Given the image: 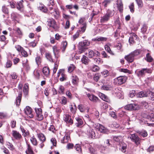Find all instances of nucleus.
<instances>
[{"label": "nucleus", "mask_w": 154, "mask_h": 154, "mask_svg": "<svg viewBox=\"0 0 154 154\" xmlns=\"http://www.w3.org/2000/svg\"><path fill=\"white\" fill-rule=\"evenodd\" d=\"M84 128L87 131L86 133L89 136V137L93 139L98 137L97 133L95 132L94 129L91 128L88 125L85 126Z\"/></svg>", "instance_id": "f257e3e1"}, {"label": "nucleus", "mask_w": 154, "mask_h": 154, "mask_svg": "<svg viewBox=\"0 0 154 154\" xmlns=\"http://www.w3.org/2000/svg\"><path fill=\"white\" fill-rule=\"evenodd\" d=\"M90 44L89 42L86 40H84L82 42H80L79 44V53L80 54L84 52L85 47L89 46Z\"/></svg>", "instance_id": "f03ea898"}, {"label": "nucleus", "mask_w": 154, "mask_h": 154, "mask_svg": "<svg viewBox=\"0 0 154 154\" xmlns=\"http://www.w3.org/2000/svg\"><path fill=\"white\" fill-rule=\"evenodd\" d=\"M152 70L151 69L143 68L139 70L137 72V75L139 77H143L145 75V74L151 73L152 72Z\"/></svg>", "instance_id": "7ed1b4c3"}, {"label": "nucleus", "mask_w": 154, "mask_h": 154, "mask_svg": "<svg viewBox=\"0 0 154 154\" xmlns=\"http://www.w3.org/2000/svg\"><path fill=\"white\" fill-rule=\"evenodd\" d=\"M112 11L108 10L106 13L103 16L101 17L100 22L101 23H103L108 21L109 20L110 17L112 16Z\"/></svg>", "instance_id": "20e7f679"}, {"label": "nucleus", "mask_w": 154, "mask_h": 154, "mask_svg": "<svg viewBox=\"0 0 154 154\" xmlns=\"http://www.w3.org/2000/svg\"><path fill=\"white\" fill-rule=\"evenodd\" d=\"M127 80V77L125 76H120L115 78L114 80L115 84L121 85L125 83Z\"/></svg>", "instance_id": "39448f33"}, {"label": "nucleus", "mask_w": 154, "mask_h": 154, "mask_svg": "<svg viewBox=\"0 0 154 154\" xmlns=\"http://www.w3.org/2000/svg\"><path fill=\"white\" fill-rule=\"evenodd\" d=\"M128 138L131 139L132 141L134 142L137 146H138L140 143V139L135 134H131L128 137Z\"/></svg>", "instance_id": "423d86ee"}, {"label": "nucleus", "mask_w": 154, "mask_h": 154, "mask_svg": "<svg viewBox=\"0 0 154 154\" xmlns=\"http://www.w3.org/2000/svg\"><path fill=\"white\" fill-rule=\"evenodd\" d=\"M70 133L69 131L65 132L64 136L61 140V142L62 143H67L70 140Z\"/></svg>", "instance_id": "0eeeda50"}, {"label": "nucleus", "mask_w": 154, "mask_h": 154, "mask_svg": "<svg viewBox=\"0 0 154 154\" xmlns=\"http://www.w3.org/2000/svg\"><path fill=\"white\" fill-rule=\"evenodd\" d=\"M57 76H60L59 80L61 82H63L66 80L67 77L66 75L64 73L62 70H60L57 74Z\"/></svg>", "instance_id": "6e6552de"}, {"label": "nucleus", "mask_w": 154, "mask_h": 154, "mask_svg": "<svg viewBox=\"0 0 154 154\" xmlns=\"http://www.w3.org/2000/svg\"><path fill=\"white\" fill-rule=\"evenodd\" d=\"M99 1L101 10L103 8H105L111 2L110 0H99Z\"/></svg>", "instance_id": "1a4fd4ad"}, {"label": "nucleus", "mask_w": 154, "mask_h": 154, "mask_svg": "<svg viewBox=\"0 0 154 154\" xmlns=\"http://www.w3.org/2000/svg\"><path fill=\"white\" fill-rule=\"evenodd\" d=\"M48 26L52 27L55 30H57L58 29V26L54 20L53 19H50L48 20Z\"/></svg>", "instance_id": "9d476101"}, {"label": "nucleus", "mask_w": 154, "mask_h": 154, "mask_svg": "<svg viewBox=\"0 0 154 154\" xmlns=\"http://www.w3.org/2000/svg\"><path fill=\"white\" fill-rule=\"evenodd\" d=\"M140 108V106L138 104H130L127 105L125 107V109L128 110H138Z\"/></svg>", "instance_id": "9b49d317"}, {"label": "nucleus", "mask_w": 154, "mask_h": 154, "mask_svg": "<svg viewBox=\"0 0 154 154\" xmlns=\"http://www.w3.org/2000/svg\"><path fill=\"white\" fill-rule=\"evenodd\" d=\"M35 111L36 114V119L38 121H41L43 119V116L42 114V110L41 108H35Z\"/></svg>", "instance_id": "f8f14e48"}, {"label": "nucleus", "mask_w": 154, "mask_h": 154, "mask_svg": "<svg viewBox=\"0 0 154 154\" xmlns=\"http://www.w3.org/2000/svg\"><path fill=\"white\" fill-rule=\"evenodd\" d=\"M88 56L89 58H91L94 56H99L100 55V53L97 51L89 49L88 50Z\"/></svg>", "instance_id": "ddd939ff"}, {"label": "nucleus", "mask_w": 154, "mask_h": 154, "mask_svg": "<svg viewBox=\"0 0 154 154\" xmlns=\"http://www.w3.org/2000/svg\"><path fill=\"white\" fill-rule=\"evenodd\" d=\"M25 113L30 118H32L33 117L32 109L29 106H26L24 109Z\"/></svg>", "instance_id": "4468645a"}, {"label": "nucleus", "mask_w": 154, "mask_h": 154, "mask_svg": "<svg viewBox=\"0 0 154 154\" xmlns=\"http://www.w3.org/2000/svg\"><path fill=\"white\" fill-rule=\"evenodd\" d=\"M63 120L69 125H72L73 123L72 120L71 118V116L69 114H66L64 115Z\"/></svg>", "instance_id": "2eb2a0df"}, {"label": "nucleus", "mask_w": 154, "mask_h": 154, "mask_svg": "<svg viewBox=\"0 0 154 154\" xmlns=\"http://www.w3.org/2000/svg\"><path fill=\"white\" fill-rule=\"evenodd\" d=\"M86 94L91 101L93 102H96L99 100L98 98L94 94L87 93V92H86Z\"/></svg>", "instance_id": "dca6fc26"}, {"label": "nucleus", "mask_w": 154, "mask_h": 154, "mask_svg": "<svg viewBox=\"0 0 154 154\" xmlns=\"http://www.w3.org/2000/svg\"><path fill=\"white\" fill-rule=\"evenodd\" d=\"M75 119L76 120V122L75 123V125L78 128L82 127L83 124L84 122L82 119L80 118L77 117L75 118Z\"/></svg>", "instance_id": "f3484780"}, {"label": "nucleus", "mask_w": 154, "mask_h": 154, "mask_svg": "<svg viewBox=\"0 0 154 154\" xmlns=\"http://www.w3.org/2000/svg\"><path fill=\"white\" fill-rule=\"evenodd\" d=\"M116 4L117 5V8L119 11L122 12L123 10V6L122 0H117L116 2Z\"/></svg>", "instance_id": "a211bd4d"}, {"label": "nucleus", "mask_w": 154, "mask_h": 154, "mask_svg": "<svg viewBox=\"0 0 154 154\" xmlns=\"http://www.w3.org/2000/svg\"><path fill=\"white\" fill-rule=\"evenodd\" d=\"M12 134L13 137L16 139L20 140L22 138V136L21 134L17 131H12Z\"/></svg>", "instance_id": "6ab92c4d"}, {"label": "nucleus", "mask_w": 154, "mask_h": 154, "mask_svg": "<svg viewBox=\"0 0 154 154\" xmlns=\"http://www.w3.org/2000/svg\"><path fill=\"white\" fill-rule=\"evenodd\" d=\"M72 82L73 85H76L79 82V79L77 76L72 75L71 76Z\"/></svg>", "instance_id": "aec40b11"}, {"label": "nucleus", "mask_w": 154, "mask_h": 154, "mask_svg": "<svg viewBox=\"0 0 154 154\" xmlns=\"http://www.w3.org/2000/svg\"><path fill=\"white\" fill-rule=\"evenodd\" d=\"M27 148L25 152L26 154H34L32 147L30 144L27 143Z\"/></svg>", "instance_id": "412c9836"}, {"label": "nucleus", "mask_w": 154, "mask_h": 154, "mask_svg": "<svg viewBox=\"0 0 154 154\" xmlns=\"http://www.w3.org/2000/svg\"><path fill=\"white\" fill-rule=\"evenodd\" d=\"M125 59L128 62H132L134 60V57L133 56L132 54L131 53L129 55L126 56L125 57Z\"/></svg>", "instance_id": "4be33fe9"}, {"label": "nucleus", "mask_w": 154, "mask_h": 154, "mask_svg": "<svg viewBox=\"0 0 154 154\" xmlns=\"http://www.w3.org/2000/svg\"><path fill=\"white\" fill-rule=\"evenodd\" d=\"M42 72L44 75L46 77H48L50 75V71L48 67L45 66L43 68Z\"/></svg>", "instance_id": "5701e85b"}, {"label": "nucleus", "mask_w": 154, "mask_h": 154, "mask_svg": "<svg viewBox=\"0 0 154 154\" xmlns=\"http://www.w3.org/2000/svg\"><path fill=\"white\" fill-rule=\"evenodd\" d=\"M99 97L104 101L107 102H109L110 100L108 97L104 94L101 93H99L98 94Z\"/></svg>", "instance_id": "b1692460"}, {"label": "nucleus", "mask_w": 154, "mask_h": 154, "mask_svg": "<svg viewBox=\"0 0 154 154\" xmlns=\"http://www.w3.org/2000/svg\"><path fill=\"white\" fill-rule=\"evenodd\" d=\"M137 35L134 33H132V36L130 37L129 42L130 44H133L135 42V40L137 39Z\"/></svg>", "instance_id": "393cba45"}, {"label": "nucleus", "mask_w": 154, "mask_h": 154, "mask_svg": "<svg viewBox=\"0 0 154 154\" xmlns=\"http://www.w3.org/2000/svg\"><path fill=\"white\" fill-rule=\"evenodd\" d=\"M98 128V130L101 132L107 133L109 132L108 130L101 125H99Z\"/></svg>", "instance_id": "a878e982"}, {"label": "nucleus", "mask_w": 154, "mask_h": 154, "mask_svg": "<svg viewBox=\"0 0 154 154\" xmlns=\"http://www.w3.org/2000/svg\"><path fill=\"white\" fill-rule=\"evenodd\" d=\"M148 91H141L137 94L136 96L137 97L141 98L144 97H147L148 96Z\"/></svg>", "instance_id": "bb28decb"}, {"label": "nucleus", "mask_w": 154, "mask_h": 154, "mask_svg": "<svg viewBox=\"0 0 154 154\" xmlns=\"http://www.w3.org/2000/svg\"><path fill=\"white\" fill-rule=\"evenodd\" d=\"M22 97V93L21 91L17 97L16 101L15 102V103L17 106H19L20 105Z\"/></svg>", "instance_id": "cd10ccee"}, {"label": "nucleus", "mask_w": 154, "mask_h": 154, "mask_svg": "<svg viewBox=\"0 0 154 154\" xmlns=\"http://www.w3.org/2000/svg\"><path fill=\"white\" fill-rule=\"evenodd\" d=\"M37 135L39 140L42 142H43L45 141L46 138L43 134L42 133H38Z\"/></svg>", "instance_id": "c85d7f7f"}, {"label": "nucleus", "mask_w": 154, "mask_h": 154, "mask_svg": "<svg viewBox=\"0 0 154 154\" xmlns=\"http://www.w3.org/2000/svg\"><path fill=\"white\" fill-rule=\"evenodd\" d=\"M52 49L54 54L55 56V58H56V59H58L59 56L58 54H56V53L58 51L57 46L56 45L53 46Z\"/></svg>", "instance_id": "c756f323"}, {"label": "nucleus", "mask_w": 154, "mask_h": 154, "mask_svg": "<svg viewBox=\"0 0 154 154\" xmlns=\"http://www.w3.org/2000/svg\"><path fill=\"white\" fill-rule=\"evenodd\" d=\"M45 57L50 62L53 63L56 61V59H53L51 54L50 53H46Z\"/></svg>", "instance_id": "7c9ffc66"}, {"label": "nucleus", "mask_w": 154, "mask_h": 154, "mask_svg": "<svg viewBox=\"0 0 154 154\" xmlns=\"http://www.w3.org/2000/svg\"><path fill=\"white\" fill-rule=\"evenodd\" d=\"M40 71L37 69H35L33 72V74L35 77L37 79H39L40 78Z\"/></svg>", "instance_id": "2f4dec72"}, {"label": "nucleus", "mask_w": 154, "mask_h": 154, "mask_svg": "<svg viewBox=\"0 0 154 154\" xmlns=\"http://www.w3.org/2000/svg\"><path fill=\"white\" fill-rule=\"evenodd\" d=\"M99 149L100 152L104 154L108 152L109 150L107 147L102 146L100 147Z\"/></svg>", "instance_id": "473e14b6"}, {"label": "nucleus", "mask_w": 154, "mask_h": 154, "mask_svg": "<svg viewBox=\"0 0 154 154\" xmlns=\"http://www.w3.org/2000/svg\"><path fill=\"white\" fill-rule=\"evenodd\" d=\"M29 86L27 83L25 84L23 88V92L25 95H27L28 93Z\"/></svg>", "instance_id": "72a5a7b5"}, {"label": "nucleus", "mask_w": 154, "mask_h": 154, "mask_svg": "<svg viewBox=\"0 0 154 154\" xmlns=\"http://www.w3.org/2000/svg\"><path fill=\"white\" fill-rule=\"evenodd\" d=\"M20 128L23 133V135L24 137H26L29 135V133L28 130L24 129L23 127L22 126L20 127Z\"/></svg>", "instance_id": "f704fd0d"}, {"label": "nucleus", "mask_w": 154, "mask_h": 154, "mask_svg": "<svg viewBox=\"0 0 154 154\" xmlns=\"http://www.w3.org/2000/svg\"><path fill=\"white\" fill-rule=\"evenodd\" d=\"M127 144L124 143H122L120 144V149L123 152H125L126 151L127 149Z\"/></svg>", "instance_id": "c9c22d12"}, {"label": "nucleus", "mask_w": 154, "mask_h": 154, "mask_svg": "<svg viewBox=\"0 0 154 154\" xmlns=\"http://www.w3.org/2000/svg\"><path fill=\"white\" fill-rule=\"evenodd\" d=\"M17 8L19 11H22L23 10V5L21 2H18L16 5Z\"/></svg>", "instance_id": "e433bc0d"}, {"label": "nucleus", "mask_w": 154, "mask_h": 154, "mask_svg": "<svg viewBox=\"0 0 154 154\" xmlns=\"http://www.w3.org/2000/svg\"><path fill=\"white\" fill-rule=\"evenodd\" d=\"M99 10H97V11H95V10L94 9L92 13L91 14V17L89 20V21H91L92 20L93 17L95 15H97L99 13Z\"/></svg>", "instance_id": "4c0bfd02"}, {"label": "nucleus", "mask_w": 154, "mask_h": 154, "mask_svg": "<svg viewBox=\"0 0 154 154\" xmlns=\"http://www.w3.org/2000/svg\"><path fill=\"white\" fill-rule=\"evenodd\" d=\"M80 5L83 8H85L88 5V2L86 0H82L81 1Z\"/></svg>", "instance_id": "58836bf2"}, {"label": "nucleus", "mask_w": 154, "mask_h": 154, "mask_svg": "<svg viewBox=\"0 0 154 154\" xmlns=\"http://www.w3.org/2000/svg\"><path fill=\"white\" fill-rule=\"evenodd\" d=\"M81 61L85 65L88 64L89 62L88 58L85 55L83 56Z\"/></svg>", "instance_id": "ea45409f"}, {"label": "nucleus", "mask_w": 154, "mask_h": 154, "mask_svg": "<svg viewBox=\"0 0 154 154\" xmlns=\"http://www.w3.org/2000/svg\"><path fill=\"white\" fill-rule=\"evenodd\" d=\"M30 140L31 143L33 145L36 146L37 145L38 142L37 140L34 136H33L31 137Z\"/></svg>", "instance_id": "a19ab883"}, {"label": "nucleus", "mask_w": 154, "mask_h": 154, "mask_svg": "<svg viewBox=\"0 0 154 154\" xmlns=\"http://www.w3.org/2000/svg\"><path fill=\"white\" fill-rule=\"evenodd\" d=\"M61 50L62 52H64L65 51L66 48L67 46V43L66 41H63L62 42Z\"/></svg>", "instance_id": "79ce46f5"}, {"label": "nucleus", "mask_w": 154, "mask_h": 154, "mask_svg": "<svg viewBox=\"0 0 154 154\" xmlns=\"http://www.w3.org/2000/svg\"><path fill=\"white\" fill-rule=\"evenodd\" d=\"M11 116H9L5 113L0 112V119L6 118L7 119L10 117Z\"/></svg>", "instance_id": "37998d69"}, {"label": "nucleus", "mask_w": 154, "mask_h": 154, "mask_svg": "<svg viewBox=\"0 0 154 154\" xmlns=\"http://www.w3.org/2000/svg\"><path fill=\"white\" fill-rule=\"evenodd\" d=\"M146 59L147 62H151L153 60V59L149 53H148L146 55Z\"/></svg>", "instance_id": "c03bdc74"}, {"label": "nucleus", "mask_w": 154, "mask_h": 154, "mask_svg": "<svg viewBox=\"0 0 154 154\" xmlns=\"http://www.w3.org/2000/svg\"><path fill=\"white\" fill-rule=\"evenodd\" d=\"M58 61L59 60L58 59H56V61L54 62V66L53 69V72L54 74L56 72V71L57 69V68L58 66V63H57V62H58Z\"/></svg>", "instance_id": "a18cd8bd"}, {"label": "nucleus", "mask_w": 154, "mask_h": 154, "mask_svg": "<svg viewBox=\"0 0 154 154\" xmlns=\"http://www.w3.org/2000/svg\"><path fill=\"white\" fill-rule=\"evenodd\" d=\"M89 150L90 153L92 154H98L96 151V148L95 147H91L89 148Z\"/></svg>", "instance_id": "49530a36"}, {"label": "nucleus", "mask_w": 154, "mask_h": 154, "mask_svg": "<svg viewBox=\"0 0 154 154\" xmlns=\"http://www.w3.org/2000/svg\"><path fill=\"white\" fill-rule=\"evenodd\" d=\"M105 50L109 53L110 54L113 55L114 53L111 50L109 46V44H107L105 45Z\"/></svg>", "instance_id": "de8ad7c7"}, {"label": "nucleus", "mask_w": 154, "mask_h": 154, "mask_svg": "<svg viewBox=\"0 0 154 154\" xmlns=\"http://www.w3.org/2000/svg\"><path fill=\"white\" fill-rule=\"evenodd\" d=\"M107 40V38L102 37H97L94 39V41H106Z\"/></svg>", "instance_id": "09e8293b"}, {"label": "nucleus", "mask_w": 154, "mask_h": 154, "mask_svg": "<svg viewBox=\"0 0 154 154\" xmlns=\"http://www.w3.org/2000/svg\"><path fill=\"white\" fill-rule=\"evenodd\" d=\"M2 11L3 13L5 14H8L9 13L8 8L5 5L2 6Z\"/></svg>", "instance_id": "8fccbe9b"}, {"label": "nucleus", "mask_w": 154, "mask_h": 154, "mask_svg": "<svg viewBox=\"0 0 154 154\" xmlns=\"http://www.w3.org/2000/svg\"><path fill=\"white\" fill-rule=\"evenodd\" d=\"M39 9L44 13H46L48 11V9L47 8L43 5H41V6H39Z\"/></svg>", "instance_id": "3c124183"}, {"label": "nucleus", "mask_w": 154, "mask_h": 154, "mask_svg": "<svg viewBox=\"0 0 154 154\" xmlns=\"http://www.w3.org/2000/svg\"><path fill=\"white\" fill-rule=\"evenodd\" d=\"M23 68L26 71H28L30 69V66H29L28 63L27 62H26L25 63H23Z\"/></svg>", "instance_id": "603ef678"}, {"label": "nucleus", "mask_w": 154, "mask_h": 154, "mask_svg": "<svg viewBox=\"0 0 154 154\" xmlns=\"http://www.w3.org/2000/svg\"><path fill=\"white\" fill-rule=\"evenodd\" d=\"M147 118L151 121H154V112L151 113L147 116Z\"/></svg>", "instance_id": "864d4df0"}, {"label": "nucleus", "mask_w": 154, "mask_h": 154, "mask_svg": "<svg viewBox=\"0 0 154 154\" xmlns=\"http://www.w3.org/2000/svg\"><path fill=\"white\" fill-rule=\"evenodd\" d=\"M101 74L104 76H108L109 74V72L106 69H105L101 72Z\"/></svg>", "instance_id": "5fc2aeb1"}, {"label": "nucleus", "mask_w": 154, "mask_h": 154, "mask_svg": "<svg viewBox=\"0 0 154 154\" xmlns=\"http://www.w3.org/2000/svg\"><path fill=\"white\" fill-rule=\"evenodd\" d=\"M94 62L96 64H102L103 62L102 59L100 58H96L94 59Z\"/></svg>", "instance_id": "6e6d98bb"}, {"label": "nucleus", "mask_w": 154, "mask_h": 154, "mask_svg": "<svg viewBox=\"0 0 154 154\" xmlns=\"http://www.w3.org/2000/svg\"><path fill=\"white\" fill-rule=\"evenodd\" d=\"M76 107L75 104H74L73 105H71L70 110L72 113L73 114L75 113L76 112Z\"/></svg>", "instance_id": "4d7b16f0"}, {"label": "nucleus", "mask_w": 154, "mask_h": 154, "mask_svg": "<svg viewBox=\"0 0 154 154\" xmlns=\"http://www.w3.org/2000/svg\"><path fill=\"white\" fill-rule=\"evenodd\" d=\"M74 148L79 153H81L82 152V149L81 148V146L79 144H76Z\"/></svg>", "instance_id": "13d9d810"}, {"label": "nucleus", "mask_w": 154, "mask_h": 154, "mask_svg": "<svg viewBox=\"0 0 154 154\" xmlns=\"http://www.w3.org/2000/svg\"><path fill=\"white\" fill-rule=\"evenodd\" d=\"M35 62L38 66L41 63L42 59L40 56L37 55V57L35 58Z\"/></svg>", "instance_id": "bf43d9fd"}, {"label": "nucleus", "mask_w": 154, "mask_h": 154, "mask_svg": "<svg viewBox=\"0 0 154 154\" xmlns=\"http://www.w3.org/2000/svg\"><path fill=\"white\" fill-rule=\"evenodd\" d=\"M140 51L139 50H137L131 52V53L132 54L133 56L134 57L140 54Z\"/></svg>", "instance_id": "052dcab7"}, {"label": "nucleus", "mask_w": 154, "mask_h": 154, "mask_svg": "<svg viewBox=\"0 0 154 154\" xmlns=\"http://www.w3.org/2000/svg\"><path fill=\"white\" fill-rule=\"evenodd\" d=\"M12 65V63L11 61L10 60H8L6 62L5 67L7 68H10L11 67Z\"/></svg>", "instance_id": "680f3d73"}, {"label": "nucleus", "mask_w": 154, "mask_h": 154, "mask_svg": "<svg viewBox=\"0 0 154 154\" xmlns=\"http://www.w3.org/2000/svg\"><path fill=\"white\" fill-rule=\"evenodd\" d=\"M102 88L105 90H110L112 89V87L111 85H103L102 86Z\"/></svg>", "instance_id": "e2e57ef3"}, {"label": "nucleus", "mask_w": 154, "mask_h": 154, "mask_svg": "<svg viewBox=\"0 0 154 154\" xmlns=\"http://www.w3.org/2000/svg\"><path fill=\"white\" fill-rule=\"evenodd\" d=\"M100 69V67L97 65H94L91 68V70L93 72L98 71Z\"/></svg>", "instance_id": "0e129e2a"}, {"label": "nucleus", "mask_w": 154, "mask_h": 154, "mask_svg": "<svg viewBox=\"0 0 154 154\" xmlns=\"http://www.w3.org/2000/svg\"><path fill=\"white\" fill-rule=\"evenodd\" d=\"M100 77V75L99 74H95L93 77L94 81L96 82H97L99 79Z\"/></svg>", "instance_id": "69168bd1"}, {"label": "nucleus", "mask_w": 154, "mask_h": 154, "mask_svg": "<svg viewBox=\"0 0 154 154\" xmlns=\"http://www.w3.org/2000/svg\"><path fill=\"white\" fill-rule=\"evenodd\" d=\"M148 96H150V97L151 99L152 100H154V93L150 91H148Z\"/></svg>", "instance_id": "338daca9"}, {"label": "nucleus", "mask_w": 154, "mask_h": 154, "mask_svg": "<svg viewBox=\"0 0 154 154\" xmlns=\"http://www.w3.org/2000/svg\"><path fill=\"white\" fill-rule=\"evenodd\" d=\"M78 109L81 112H83L85 110V107L81 104L78 106Z\"/></svg>", "instance_id": "774afa93"}]
</instances>
